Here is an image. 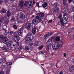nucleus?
I'll use <instances>...</instances> for the list:
<instances>
[{
  "label": "nucleus",
  "mask_w": 74,
  "mask_h": 74,
  "mask_svg": "<svg viewBox=\"0 0 74 74\" xmlns=\"http://www.w3.org/2000/svg\"><path fill=\"white\" fill-rule=\"evenodd\" d=\"M6 46L7 47H9L11 45H13V47H18L19 45V42H17L14 40H13L12 41H9L6 43Z\"/></svg>",
  "instance_id": "nucleus-1"
},
{
  "label": "nucleus",
  "mask_w": 74,
  "mask_h": 74,
  "mask_svg": "<svg viewBox=\"0 0 74 74\" xmlns=\"http://www.w3.org/2000/svg\"><path fill=\"white\" fill-rule=\"evenodd\" d=\"M66 1H67V0H63V5L64 7H63L61 8V11L62 12H64L65 11H66V8L67 7V5L68 4V3L66 2Z\"/></svg>",
  "instance_id": "nucleus-2"
},
{
  "label": "nucleus",
  "mask_w": 74,
  "mask_h": 74,
  "mask_svg": "<svg viewBox=\"0 0 74 74\" xmlns=\"http://www.w3.org/2000/svg\"><path fill=\"white\" fill-rule=\"evenodd\" d=\"M59 47H60V45L58 42H56L52 46V47L54 50H56V49H58Z\"/></svg>",
  "instance_id": "nucleus-3"
},
{
  "label": "nucleus",
  "mask_w": 74,
  "mask_h": 74,
  "mask_svg": "<svg viewBox=\"0 0 74 74\" xmlns=\"http://www.w3.org/2000/svg\"><path fill=\"white\" fill-rule=\"evenodd\" d=\"M62 18V15L61 14L58 16V19H59L60 20V22L61 24V25L62 26H64V23H63V18Z\"/></svg>",
  "instance_id": "nucleus-4"
},
{
  "label": "nucleus",
  "mask_w": 74,
  "mask_h": 74,
  "mask_svg": "<svg viewBox=\"0 0 74 74\" xmlns=\"http://www.w3.org/2000/svg\"><path fill=\"white\" fill-rule=\"evenodd\" d=\"M13 36H14V39L15 41H18L19 40V36H18V34H15Z\"/></svg>",
  "instance_id": "nucleus-5"
},
{
  "label": "nucleus",
  "mask_w": 74,
  "mask_h": 74,
  "mask_svg": "<svg viewBox=\"0 0 74 74\" xmlns=\"http://www.w3.org/2000/svg\"><path fill=\"white\" fill-rule=\"evenodd\" d=\"M24 29V27H22L18 32V36H22V32H23Z\"/></svg>",
  "instance_id": "nucleus-6"
},
{
  "label": "nucleus",
  "mask_w": 74,
  "mask_h": 74,
  "mask_svg": "<svg viewBox=\"0 0 74 74\" xmlns=\"http://www.w3.org/2000/svg\"><path fill=\"white\" fill-rule=\"evenodd\" d=\"M46 44L47 45H51L53 44V41L52 40L49 39L46 42Z\"/></svg>",
  "instance_id": "nucleus-7"
},
{
  "label": "nucleus",
  "mask_w": 74,
  "mask_h": 74,
  "mask_svg": "<svg viewBox=\"0 0 74 74\" xmlns=\"http://www.w3.org/2000/svg\"><path fill=\"white\" fill-rule=\"evenodd\" d=\"M20 17L21 19H24L25 18V15L23 13H21L20 14Z\"/></svg>",
  "instance_id": "nucleus-8"
},
{
  "label": "nucleus",
  "mask_w": 74,
  "mask_h": 74,
  "mask_svg": "<svg viewBox=\"0 0 74 74\" xmlns=\"http://www.w3.org/2000/svg\"><path fill=\"white\" fill-rule=\"evenodd\" d=\"M33 5V3L31 1H29V4L28 5V8H32V6Z\"/></svg>",
  "instance_id": "nucleus-9"
},
{
  "label": "nucleus",
  "mask_w": 74,
  "mask_h": 74,
  "mask_svg": "<svg viewBox=\"0 0 74 74\" xmlns=\"http://www.w3.org/2000/svg\"><path fill=\"white\" fill-rule=\"evenodd\" d=\"M59 11V8L58 7L55 8V9H53V12L55 13L58 12V11Z\"/></svg>",
  "instance_id": "nucleus-10"
},
{
  "label": "nucleus",
  "mask_w": 74,
  "mask_h": 74,
  "mask_svg": "<svg viewBox=\"0 0 74 74\" xmlns=\"http://www.w3.org/2000/svg\"><path fill=\"white\" fill-rule=\"evenodd\" d=\"M36 30H37V28H34L32 30V33L34 34H36Z\"/></svg>",
  "instance_id": "nucleus-11"
},
{
  "label": "nucleus",
  "mask_w": 74,
  "mask_h": 74,
  "mask_svg": "<svg viewBox=\"0 0 74 74\" xmlns=\"http://www.w3.org/2000/svg\"><path fill=\"white\" fill-rule=\"evenodd\" d=\"M32 27V25L31 24L29 23L28 24L27 27V29L28 30H29L30 29V27Z\"/></svg>",
  "instance_id": "nucleus-12"
},
{
  "label": "nucleus",
  "mask_w": 74,
  "mask_h": 74,
  "mask_svg": "<svg viewBox=\"0 0 74 74\" xmlns=\"http://www.w3.org/2000/svg\"><path fill=\"white\" fill-rule=\"evenodd\" d=\"M8 41V38H7V37H5L3 40V43H4L5 42H7Z\"/></svg>",
  "instance_id": "nucleus-13"
},
{
  "label": "nucleus",
  "mask_w": 74,
  "mask_h": 74,
  "mask_svg": "<svg viewBox=\"0 0 74 74\" xmlns=\"http://www.w3.org/2000/svg\"><path fill=\"white\" fill-rule=\"evenodd\" d=\"M13 33L14 34V32L13 31H9L8 32V34L9 36H11Z\"/></svg>",
  "instance_id": "nucleus-14"
},
{
  "label": "nucleus",
  "mask_w": 74,
  "mask_h": 74,
  "mask_svg": "<svg viewBox=\"0 0 74 74\" xmlns=\"http://www.w3.org/2000/svg\"><path fill=\"white\" fill-rule=\"evenodd\" d=\"M32 23L34 24V25H37V20H36V19H34L32 21Z\"/></svg>",
  "instance_id": "nucleus-15"
},
{
  "label": "nucleus",
  "mask_w": 74,
  "mask_h": 74,
  "mask_svg": "<svg viewBox=\"0 0 74 74\" xmlns=\"http://www.w3.org/2000/svg\"><path fill=\"white\" fill-rule=\"evenodd\" d=\"M1 62L4 63V62H5L6 61V58H2L1 59Z\"/></svg>",
  "instance_id": "nucleus-16"
},
{
  "label": "nucleus",
  "mask_w": 74,
  "mask_h": 74,
  "mask_svg": "<svg viewBox=\"0 0 74 74\" xmlns=\"http://www.w3.org/2000/svg\"><path fill=\"white\" fill-rule=\"evenodd\" d=\"M63 16L64 19H67L69 18V16L67 14H65Z\"/></svg>",
  "instance_id": "nucleus-17"
},
{
  "label": "nucleus",
  "mask_w": 74,
  "mask_h": 74,
  "mask_svg": "<svg viewBox=\"0 0 74 74\" xmlns=\"http://www.w3.org/2000/svg\"><path fill=\"white\" fill-rule=\"evenodd\" d=\"M38 15L40 17L42 18V17H44V14L42 13H39L38 14Z\"/></svg>",
  "instance_id": "nucleus-18"
},
{
  "label": "nucleus",
  "mask_w": 74,
  "mask_h": 74,
  "mask_svg": "<svg viewBox=\"0 0 74 74\" xmlns=\"http://www.w3.org/2000/svg\"><path fill=\"white\" fill-rule=\"evenodd\" d=\"M60 36H57L55 38V40L56 41H60Z\"/></svg>",
  "instance_id": "nucleus-19"
},
{
  "label": "nucleus",
  "mask_w": 74,
  "mask_h": 74,
  "mask_svg": "<svg viewBox=\"0 0 74 74\" xmlns=\"http://www.w3.org/2000/svg\"><path fill=\"white\" fill-rule=\"evenodd\" d=\"M47 6V3L46 2H45L44 4L42 5V7H43V8H45Z\"/></svg>",
  "instance_id": "nucleus-20"
},
{
  "label": "nucleus",
  "mask_w": 74,
  "mask_h": 74,
  "mask_svg": "<svg viewBox=\"0 0 74 74\" xmlns=\"http://www.w3.org/2000/svg\"><path fill=\"white\" fill-rule=\"evenodd\" d=\"M20 6H21V8H22L23 7V2L22 1H21L19 2Z\"/></svg>",
  "instance_id": "nucleus-21"
},
{
  "label": "nucleus",
  "mask_w": 74,
  "mask_h": 74,
  "mask_svg": "<svg viewBox=\"0 0 74 74\" xmlns=\"http://www.w3.org/2000/svg\"><path fill=\"white\" fill-rule=\"evenodd\" d=\"M7 15L8 17H10L11 16V12L9 11H8L7 13Z\"/></svg>",
  "instance_id": "nucleus-22"
},
{
  "label": "nucleus",
  "mask_w": 74,
  "mask_h": 74,
  "mask_svg": "<svg viewBox=\"0 0 74 74\" xmlns=\"http://www.w3.org/2000/svg\"><path fill=\"white\" fill-rule=\"evenodd\" d=\"M12 64V62H8L6 63L7 66H11Z\"/></svg>",
  "instance_id": "nucleus-23"
},
{
  "label": "nucleus",
  "mask_w": 74,
  "mask_h": 74,
  "mask_svg": "<svg viewBox=\"0 0 74 74\" xmlns=\"http://www.w3.org/2000/svg\"><path fill=\"white\" fill-rule=\"evenodd\" d=\"M13 28L15 30H17V29H18V27H17V26L15 25H13Z\"/></svg>",
  "instance_id": "nucleus-24"
},
{
  "label": "nucleus",
  "mask_w": 74,
  "mask_h": 74,
  "mask_svg": "<svg viewBox=\"0 0 74 74\" xmlns=\"http://www.w3.org/2000/svg\"><path fill=\"white\" fill-rule=\"evenodd\" d=\"M53 6L55 7V8H57V7H58V3L56 2L53 5Z\"/></svg>",
  "instance_id": "nucleus-25"
},
{
  "label": "nucleus",
  "mask_w": 74,
  "mask_h": 74,
  "mask_svg": "<svg viewBox=\"0 0 74 74\" xmlns=\"http://www.w3.org/2000/svg\"><path fill=\"white\" fill-rule=\"evenodd\" d=\"M64 22H63L64 25V24H66L68 22L67 19H64Z\"/></svg>",
  "instance_id": "nucleus-26"
},
{
  "label": "nucleus",
  "mask_w": 74,
  "mask_h": 74,
  "mask_svg": "<svg viewBox=\"0 0 74 74\" xmlns=\"http://www.w3.org/2000/svg\"><path fill=\"white\" fill-rule=\"evenodd\" d=\"M46 49L48 52H49V45H47V46Z\"/></svg>",
  "instance_id": "nucleus-27"
},
{
  "label": "nucleus",
  "mask_w": 74,
  "mask_h": 74,
  "mask_svg": "<svg viewBox=\"0 0 74 74\" xmlns=\"http://www.w3.org/2000/svg\"><path fill=\"white\" fill-rule=\"evenodd\" d=\"M36 18L39 20V21H41V18H40V16H36Z\"/></svg>",
  "instance_id": "nucleus-28"
},
{
  "label": "nucleus",
  "mask_w": 74,
  "mask_h": 74,
  "mask_svg": "<svg viewBox=\"0 0 74 74\" xmlns=\"http://www.w3.org/2000/svg\"><path fill=\"white\" fill-rule=\"evenodd\" d=\"M1 12H2V13H5V10L4 9V8H3L1 10Z\"/></svg>",
  "instance_id": "nucleus-29"
},
{
  "label": "nucleus",
  "mask_w": 74,
  "mask_h": 74,
  "mask_svg": "<svg viewBox=\"0 0 74 74\" xmlns=\"http://www.w3.org/2000/svg\"><path fill=\"white\" fill-rule=\"evenodd\" d=\"M29 1L28 2L27 1H26V2H25V6H27L28 4H29Z\"/></svg>",
  "instance_id": "nucleus-30"
},
{
  "label": "nucleus",
  "mask_w": 74,
  "mask_h": 74,
  "mask_svg": "<svg viewBox=\"0 0 74 74\" xmlns=\"http://www.w3.org/2000/svg\"><path fill=\"white\" fill-rule=\"evenodd\" d=\"M25 49L26 51H28V50L29 49V48L27 46H26Z\"/></svg>",
  "instance_id": "nucleus-31"
},
{
  "label": "nucleus",
  "mask_w": 74,
  "mask_h": 74,
  "mask_svg": "<svg viewBox=\"0 0 74 74\" xmlns=\"http://www.w3.org/2000/svg\"><path fill=\"white\" fill-rule=\"evenodd\" d=\"M2 50H6L7 49V47H4L2 48Z\"/></svg>",
  "instance_id": "nucleus-32"
},
{
  "label": "nucleus",
  "mask_w": 74,
  "mask_h": 74,
  "mask_svg": "<svg viewBox=\"0 0 74 74\" xmlns=\"http://www.w3.org/2000/svg\"><path fill=\"white\" fill-rule=\"evenodd\" d=\"M42 48H43V46H42L40 47H38V49H39V50H41V49Z\"/></svg>",
  "instance_id": "nucleus-33"
},
{
  "label": "nucleus",
  "mask_w": 74,
  "mask_h": 74,
  "mask_svg": "<svg viewBox=\"0 0 74 74\" xmlns=\"http://www.w3.org/2000/svg\"><path fill=\"white\" fill-rule=\"evenodd\" d=\"M45 38H48V35L47 34L45 35Z\"/></svg>",
  "instance_id": "nucleus-34"
},
{
  "label": "nucleus",
  "mask_w": 74,
  "mask_h": 74,
  "mask_svg": "<svg viewBox=\"0 0 74 74\" xmlns=\"http://www.w3.org/2000/svg\"><path fill=\"white\" fill-rule=\"evenodd\" d=\"M32 36V34H31V33L30 32H28V34H27V37L28 36Z\"/></svg>",
  "instance_id": "nucleus-35"
},
{
  "label": "nucleus",
  "mask_w": 74,
  "mask_h": 74,
  "mask_svg": "<svg viewBox=\"0 0 74 74\" xmlns=\"http://www.w3.org/2000/svg\"><path fill=\"white\" fill-rule=\"evenodd\" d=\"M35 44L36 46H38V43L37 42H36L35 43Z\"/></svg>",
  "instance_id": "nucleus-36"
},
{
  "label": "nucleus",
  "mask_w": 74,
  "mask_h": 74,
  "mask_svg": "<svg viewBox=\"0 0 74 74\" xmlns=\"http://www.w3.org/2000/svg\"><path fill=\"white\" fill-rule=\"evenodd\" d=\"M27 40L28 41H32V39H31L30 37H29L28 38Z\"/></svg>",
  "instance_id": "nucleus-37"
},
{
  "label": "nucleus",
  "mask_w": 74,
  "mask_h": 74,
  "mask_svg": "<svg viewBox=\"0 0 74 74\" xmlns=\"http://www.w3.org/2000/svg\"><path fill=\"white\" fill-rule=\"evenodd\" d=\"M18 30L16 31V32H14V34H13V35H14L15 34H16V33H18Z\"/></svg>",
  "instance_id": "nucleus-38"
},
{
  "label": "nucleus",
  "mask_w": 74,
  "mask_h": 74,
  "mask_svg": "<svg viewBox=\"0 0 74 74\" xmlns=\"http://www.w3.org/2000/svg\"><path fill=\"white\" fill-rule=\"evenodd\" d=\"M28 44L29 46H32L33 45V43L29 42V43H28Z\"/></svg>",
  "instance_id": "nucleus-39"
},
{
  "label": "nucleus",
  "mask_w": 74,
  "mask_h": 74,
  "mask_svg": "<svg viewBox=\"0 0 74 74\" xmlns=\"http://www.w3.org/2000/svg\"><path fill=\"white\" fill-rule=\"evenodd\" d=\"M3 35H0V38L2 39L3 38Z\"/></svg>",
  "instance_id": "nucleus-40"
},
{
  "label": "nucleus",
  "mask_w": 74,
  "mask_h": 74,
  "mask_svg": "<svg viewBox=\"0 0 74 74\" xmlns=\"http://www.w3.org/2000/svg\"><path fill=\"white\" fill-rule=\"evenodd\" d=\"M40 53H42V54L43 55H44V54H45V53L43 52V51H40L39 52Z\"/></svg>",
  "instance_id": "nucleus-41"
},
{
  "label": "nucleus",
  "mask_w": 74,
  "mask_h": 74,
  "mask_svg": "<svg viewBox=\"0 0 74 74\" xmlns=\"http://www.w3.org/2000/svg\"><path fill=\"white\" fill-rule=\"evenodd\" d=\"M73 1V0H69V4H70V3H71V2Z\"/></svg>",
  "instance_id": "nucleus-42"
},
{
  "label": "nucleus",
  "mask_w": 74,
  "mask_h": 74,
  "mask_svg": "<svg viewBox=\"0 0 74 74\" xmlns=\"http://www.w3.org/2000/svg\"><path fill=\"white\" fill-rule=\"evenodd\" d=\"M49 57V56L47 54H46V56H45V58L46 59V58H48Z\"/></svg>",
  "instance_id": "nucleus-43"
},
{
  "label": "nucleus",
  "mask_w": 74,
  "mask_h": 74,
  "mask_svg": "<svg viewBox=\"0 0 74 74\" xmlns=\"http://www.w3.org/2000/svg\"><path fill=\"white\" fill-rule=\"evenodd\" d=\"M5 19L6 18H5V17H3L2 18V20H4V21H5Z\"/></svg>",
  "instance_id": "nucleus-44"
},
{
  "label": "nucleus",
  "mask_w": 74,
  "mask_h": 74,
  "mask_svg": "<svg viewBox=\"0 0 74 74\" xmlns=\"http://www.w3.org/2000/svg\"><path fill=\"white\" fill-rule=\"evenodd\" d=\"M2 23V20H1V19L0 18V26H1V23Z\"/></svg>",
  "instance_id": "nucleus-45"
},
{
  "label": "nucleus",
  "mask_w": 74,
  "mask_h": 74,
  "mask_svg": "<svg viewBox=\"0 0 74 74\" xmlns=\"http://www.w3.org/2000/svg\"><path fill=\"white\" fill-rule=\"evenodd\" d=\"M3 3V0H0V5Z\"/></svg>",
  "instance_id": "nucleus-46"
},
{
  "label": "nucleus",
  "mask_w": 74,
  "mask_h": 74,
  "mask_svg": "<svg viewBox=\"0 0 74 74\" xmlns=\"http://www.w3.org/2000/svg\"><path fill=\"white\" fill-rule=\"evenodd\" d=\"M6 74H9L10 73V72H9V71L8 70H6Z\"/></svg>",
  "instance_id": "nucleus-47"
},
{
  "label": "nucleus",
  "mask_w": 74,
  "mask_h": 74,
  "mask_svg": "<svg viewBox=\"0 0 74 74\" xmlns=\"http://www.w3.org/2000/svg\"><path fill=\"white\" fill-rule=\"evenodd\" d=\"M5 23H6V24H8L9 23V21H5Z\"/></svg>",
  "instance_id": "nucleus-48"
},
{
  "label": "nucleus",
  "mask_w": 74,
  "mask_h": 74,
  "mask_svg": "<svg viewBox=\"0 0 74 74\" xmlns=\"http://www.w3.org/2000/svg\"><path fill=\"white\" fill-rule=\"evenodd\" d=\"M36 5L38 7H39V3H37L36 4Z\"/></svg>",
  "instance_id": "nucleus-49"
},
{
  "label": "nucleus",
  "mask_w": 74,
  "mask_h": 74,
  "mask_svg": "<svg viewBox=\"0 0 74 74\" xmlns=\"http://www.w3.org/2000/svg\"><path fill=\"white\" fill-rule=\"evenodd\" d=\"M0 74H4V73L2 71L0 73Z\"/></svg>",
  "instance_id": "nucleus-50"
},
{
  "label": "nucleus",
  "mask_w": 74,
  "mask_h": 74,
  "mask_svg": "<svg viewBox=\"0 0 74 74\" xmlns=\"http://www.w3.org/2000/svg\"><path fill=\"white\" fill-rule=\"evenodd\" d=\"M58 74H63V72L61 71Z\"/></svg>",
  "instance_id": "nucleus-51"
},
{
  "label": "nucleus",
  "mask_w": 74,
  "mask_h": 74,
  "mask_svg": "<svg viewBox=\"0 0 74 74\" xmlns=\"http://www.w3.org/2000/svg\"><path fill=\"white\" fill-rule=\"evenodd\" d=\"M64 57H66V54L65 53L64 54Z\"/></svg>",
  "instance_id": "nucleus-52"
},
{
  "label": "nucleus",
  "mask_w": 74,
  "mask_h": 74,
  "mask_svg": "<svg viewBox=\"0 0 74 74\" xmlns=\"http://www.w3.org/2000/svg\"><path fill=\"white\" fill-rule=\"evenodd\" d=\"M72 68L73 69V70L74 71V66H72Z\"/></svg>",
  "instance_id": "nucleus-53"
},
{
  "label": "nucleus",
  "mask_w": 74,
  "mask_h": 74,
  "mask_svg": "<svg viewBox=\"0 0 74 74\" xmlns=\"http://www.w3.org/2000/svg\"><path fill=\"white\" fill-rule=\"evenodd\" d=\"M11 21H14V18H12L11 19Z\"/></svg>",
  "instance_id": "nucleus-54"
},
{
  "label": "nucleus",
  "mask_w": 74,
  "mask_h": 74,
  "mask_svg": "<svg viewBox=\"0 0 74 74\" xmlns=\"http://www.w3.org/2000/svg\"><path fill=\"white\" fill-rule=\"evenodd\" d=\"M32 40H33L34 38V37L33 36H32Z\"/></svg>",
  "instance_id": "nucleus-55"
},
{
  "label": "nucleus",
  "mask_w": 74,
  "mask_h": 74,
  "mask_svg": "<svg viewBox=\"0 0 74 74\" xmlns=\"http://www.w3.org/2000/svg\"><path fill=\"white\" fill-rule=\"evenodd\" d=\"M74 29V27H73L72 28H71L70 29V30H73Z\"/></svg>",
  "instance_id": "nucleus-56"
},
{
  "label": "nucleus",
  "mask_w": 74,
  "mask_h": 74,
  "mask_svg": "<svg viewBox=\"0 0 74 74\" xmlns=\"http://www.w3.org/2000/svg\"><path fill=\"white\" fill-rule=\"evenodd\" d=\"M51 39H52V40H53V39H54V38L53 37V36H52L51 37Z\"/></svg>",
  "instance_id": "nucleus-57"
},
{
  "label": "nucleus",
  "mask_w": 74,
  "mask_h": 74,
  "mask_svg": "<svg viewBox=\"0 0 74 74\" xmlns=\"http://www.w3.org/2000/svg\"><path fill=\"white\" fill-rule=\"evenodd\" d=\"M52 20H50L49 21V22H52Z\"/></svg>",
  "instance_id": "nucleus-58"
},
{
  "label": "nucleus",
  "mask_w": 74,
  "mask_h": 74,
  "mask_svg": "<svg viewBox=\"0 0 74 74\" xmlns=\"http://www.w3.org/2000/svg\"><path fill=\"white\" fill-rule=\"evenodd\" d=\"M4 1L5 2V3H6L7 1V0H4Z\"/></svg>",
  "instance_id": "nucleus-59"
},
{
  "label": "nucleus",
  "mask_w": 74,
  "mask_h": 74,
  "mask_svg": "<svg viewBox=\"0 0 74 74\" xmlns=\"http://www.w3.org/2000/svg\"><path fill=\"white\" fill-rule=\"evenodd\" d=\"M40 22H41V23H42L43 22V20H41V21H40Z\"/></svg>",
  "instance_id": "nucleus-60"
},
{
  "label": "nucleus",
  "mask_w": 74,
  "mask_h": 74,
  "mask_svg": "<svg viewBox=\"0 0 74 74\" xmlns=\"http://www.w3.org/2000/svg\"><path fill=\"white\" fill-rule=\"evenodd\" d=\"M41 67H42V69L44 71V68H43V67H42V66H41Z\"/></svg>",
  "instance_id": "nucleus-61"
},
{
  "label": "nucleus",
  "mask_w": 74,
  "mask_h": 74,
  "mask_svg": "<svg viewBox=\"0 0 74 74\" xmlns=\"http://www.w3.org/2000/svg\"><path fill=\"white\" fill-rule=\"evenodd\" d=\"M73 64H74V59L73 60Z\"/></svg>",
  "instance_id": "nucleus-62"
},
{
  "label": "nucleus",
  "mask_w": 74,
  "mask_h": 74,
  "mask_svg": "<svg viewBox=\"0 0 74 74\" xmlns=\"http://www.w3.org/2000/svg\"><path fill=\"white\" fill-rule=\"evenodd\" d=\"M35 3V2L34 1H33V3L34 4Z\"/></svg>",
  "instance_id": "nucleus-63"
},
{
  "label": "nucleus",
  "mask_w": 74,
  "mask_h": 74,
  "mask_svg": "<svg viewBox=\"0 0 74 74\" xmlns=\"http://www.w3.org/2000/svg\"><path fill=\"white\" fill-rule=\"evenodd\" d=\"M51 35H52V33H51L49 35V36H51Z\"/></svg>",
  "instance_id": "nucleus-64"
}]
</instances>
